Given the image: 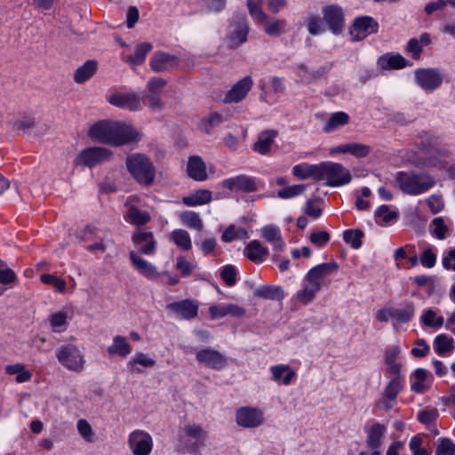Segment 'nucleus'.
I'll return each mask as SVG.
<instances>
[{"label":"nucleus","mask_w":455,"mask_h":455,"mask_svg":"<svg viewBox=\"0 0 455 455\" xmlns=\"http://www.w3.org/2000/svg\"><path fill=\"white\" fill-rule=\"evenodd\" d=\"M212 195L210 190L200 189L196 191L194 194L182 198V202L185 205L189 207H195L208 204L212 201Z\"/></svg>","instance_id":"nucleus-39"},{"label":"nucleus","mask_w":455,"mask_h":455,"mask_svg":"<svg viewBox=\"0 0 455 455\" xmlns=\"http://www.w3.org/2000/svg\"><path fill=\"white\" fill-rule=\"evenodd\" d=\"M5 371L9 375L15 376V381L17 383H24L28 381L32 377L31 372L26 370L24 365L21 363L7 365Z\"/></svg>","instance_id":"nucleus-49"},{"label":"nucleus","mask_w":455,"mask_h":455,"mask_svg":"<svg viewBox=\"0 0 455 455\" xmlns=\"http://www.w3.org/2000/svg\"><path fill=\"white\" fill-rule=\"evenodd\" d=\"M400 353L401 348L398 345L393 346L386 351L385 362L387 365V371L391 375L401 374V365L396 362Z\"/></svg>","instance_id":"nucleus-40"},{"label":"nucleus","mask_w":455,"mask_h":455,"mask_svg":"<svg viewBox=\"0 0 455 455\" xmlns=\"http://www.w3.org/2000/svg\"><path fill=\"white\" fill-rule=\"evenodd\" d=\"M19 283L16 273L2 261V294L7 289L13 288Z\"/></svg>","instance_id":"nucleus-54"},{"label":"nucleus","mask_w":455,"mask_h":455,"mask_svg":"<svg viewBox=\"0 0 455 455\" xmlns=\"http://www.w3.org/2000/svg\"><path fill=\"white\" fill-rule=\"evenodd\" d=\"M350 172L341 164L333 162L320 163L319 181L326 180L328 187H340L351 181Z\"/></svg>","instance_id":"nucleus-6"},{"label":"nucleus","mask_w":455,"mask_h":455,"mask_svg":"<svg viewBox=\"0 0 455 455\" xmlns=\"http://www.w3.org/2000/svg\"><path fill=\"white\" fill-rule=\"evenodd\" d=\"M277 134L278 132L275 130L262 131L259 133L257 140L252 145V149L260 155L268 154Z\"/></svg>","instance_id":"nucleus-27"},{"label":"nucleus","mask_w":455,"mask_h":455,"mask_svg":"<svg viewBox=\"0 0 455 455\" xmlns=\"http://www.w3.org/2000/svg\"><path fill=\"white\" fill-rule=\"evenodd\" d=\"M128 444L134 455H149L153 448L150 435L143 430H135L129 435Z\"/></svg>","instance_id":"nucleus-13"},{"label":"nucleus","mask_w":455,"mask_h":455,"mask_svg":"<svg viewBox=\"0 0 455 455\" xmlns=\"http://www.w3.org/2000/svg\"><path fill=\"white\" fill-rule=\"evenodd\" d=\"M137 198L130 196L124 203L127 208L126 212L124 214V219L126 222L140 227L148 224L151 220V216L148 212L140 210L136 204Z\"/></svg>","instance_id":"nucleus-15"},{"label":"nucleus","mask_w":455,"mask_h":455,"mask_svg":"<svg viewBox=\"0 0 455 455\" xmlns=\"http://www.w3.org/2000/svg\"><path fill=\"white\" fill-rule=\"evenodd\" d=\"M435 455H455V443L450 438H440Z\"/></svg>","instance_id":"nucleus-61"},{"label":"nucleus","mask_w":455,"mask_h":455,"mask_svg":"<svg viewBox=\"0 0 455 455\" xmlns=\"http://www.w3.org/2000/svg\"><path fill=\"white\" fill-rule=\"evenodd\" d=\"M348 121L349 116L347 113L343 111L336 112L331 116L323 130L326 133L331 132L347 124Z\"/></svg>","instance_id":"nucleus-46"},{"label":"nucleus","mask_w":455,"mask_h":455,"mask_svg":"<svg viewBox=\"0 0 455 455\" xmlns=\"http://www.w3.org/2000/svg\"><path fill=\"white\" fill-rule=\"evenodd\" d=\"M109 355H117L125 358L132 353V347L124 336L116 335L113 338L112 344L108 347Z\"/></svg>","instance_id":"nucleus-33"},{"label":"nucleus","mask_w":455,"mask_h":455,"mask_svg":"<svg viewBox=\"0 0 455 455\" xmlns=\"http://www.w3.org/2000/svg\"><path fill=\"white\" fill-rule=\"evenodd\" d=\"M228 35V47L236 49L247 41L249 27L245 16H240L231 24Z\"/></svg>","instance_id":"nucleus-18"},{"label":"nucleus","mask_w":455,"mask_h":455,"mask_svg":"<svg viewBox=\"0 0 455 455\" xmlns=\"http://www.w3.org/2000/svg\"><path fill=\"white\" fill-rule=\"evenodd\" d=\"M237 271L233 265L225 266L220 271V277L228 286H234L236 283Z\"/></svg>","instance_id":"nucleus-64"},{"label":"nucleus","mask_w":455,"mask_h":455,"mask_svg":"<svg viewBox=\"0 0 455 455\" xmlns=\"http://www.w3.org/2000/svg\"><path fill=\"white\" fill-rule=\"evenodd\" d=\"M196 358L200 364L216 371L222 370L227 365L226 356L212 347L198 350Z\"/></svg>","instance_id":"nucleus-14"},{"label":"nucleus","mask_w":455,"mask_h":455,"mask_svg":"<svg viewBox=\"0 0 455 455\" xmlns=\"http://www.w3.org/2000/svg\"><path fill=\"white\" fill-rule=\"evenodd\" d=\"M272 378L275 381H281L283 385L291 384L295 376V372L288 365L277 364L270 367Z\"/></svg>","instance_id":"nucleus-36"},{"label":"nucleus","mask_w":455,"mask_h":455,"mask_svg":"<svg viewBox=\"0 0 455 455\" xmlns=\"http://www.w3.org/2000/svg\"><path fill=\"white\" fill-rule=\"evenodd\" d=\"M129 256L132 265L141 275L148 279H157L159 277V273L157 272L156 267L148 261L143 259L138 252L131 251L129 252Z\"/></svg>","instance_id":"nucleus-26"},{"label":"nucleus","mask_w":455,"mask_h":455,"mask_svg":"<svg viewBox=\"0 0 455 455\" xmlns=\"http://www.w3.org/2000/svg\"><path fill=\"white\" fill-rule=\"evenodd\" d=\"M375 218L381 219L385 223H391L399 218V212L390 210L388 205L382 204L375 211ZM376 222L379 223L378 220Z\"/></svg>","instance_id":"nucleus-57"},{"label":"nucleus","mask_w":455,"mask_h":455,"mask_svg":"<svg viewBox=\"0 0 455 455\" xmlns=\"http://www.w3.org/2000/svg\"><path fill=\"white\" fill-rule=\"evenodd\" d=\"M378 66L384 70L400 69L409 66V61L400 54L386 53L378 59Z\"/></svg>","instance_id":"nucleus-28"},{"label":"nucleus","mask_w":455,"mask_h":455,"mask_svg":"<svg viewBox=\"0 0 455 455\" xmlns=\"http://www.w3.org/2000/svg\"><path fill=\"white\" fill-rule=\"evenodd\" d=\"M267 83L270 84L271 92H273L275 95H280L283 93L285 91V85L283 79L278 76H269L267 79L261 78L259 80V88L261 91L259 98L261 100L267 103H270L269 93L267 90Z\"/></svg>","instance_id":"nucleus-23"},{"label":"nucleus","mask_w":455,"mask_h":455,"mask_svg":"<svg viewBox=\"0 0 455 455\" xmlns=\"http://www.w3.org/2000/svg\"><path fill=\"white\" fill-rule=\"evenodd\" d=\"M305 24L307 31L312 36L321 35L325 32L324 21L319 15L315 13L307 14Z\"/></svg>","instance_id":"nucleus-47"},{"label":"nucleus","mask_w":455,"mask_h":455,"mask_svg":"<svg viewBox=\"0 0 455 455\" xmlns=\"http://www.w3.org/2000/svg\"><path fill=\"white\" fill-rule=\"evenodd\" d=\"M379 28V25L378 21L371 16L363 15L356 17L349 28L351 41L360 42L370 35L378 33Z\"/></svg>","instance_id":"nucleus-8"},{"label":"nucleus","mask_w":455,"mask_h":455,"mask_svg":"<svg viewBox=\"0 0 455 455\" xmlns=\"http://www.w3.org/2000/svg\"><path fill=\"white\" fill-rule=\"evenodd\" d=\"M416 84L426 92H433L443 84V76L437 68H418L414 71Z\"/></svg>","instance_id":"nucleus-9"},{"label":"nucleus","mask_w":455,"mask_h":455,"mask_svg":"<svg viewBox=\"0 0 455 455\" xmlns=\"http://www.w3.org/2000/svg\"><path fill=\"white\" fill-rule=\"evenodd\" d=\"M255 297L271 300H281L283 298V291L281 287L265 285L254 290Z\"/></svg>","instance_id":"nucleus-44"},{"label":"nucleus","mask_w":455,"mask_h":455,"mask_svg":"<svg viewBox=\"0 0 455 455\" xmlns=\"http://www.w3.org/2000/svg\"><path fill=\"white\" fill-rule=\"evenodd\" d=\"M149 65L154 72L162 73L176 68L179 65V59L164 52H156L150 59Z\"/></svg>","instance_id":"nucleus-21"},{"label":"nucleus","mask_w":455,"mask_h":455,"mask_svg":"<svg viewBox=\"0 0 455 455\" xmlns=\"http://www.w3.org/2000/svg\"><path fill=\"white\" fill-rule=\"evenodd\" d=\"M398 188L410 196H419L427 192L435 185V179L427 173L398 172L395 175Z\"/></svg>","instance_id":"nucleus-3"},{"label":"nucleus","mask_w":455,"mask_h":455,"mask_svg":"<svg viewBox=\"0 0 455 455\" xmlns=\"http://www.w3.org/2000/svg\"><path fill=\"white\" fill-rule=\"evenodd\" d=\"M132 241L138 253L151 256L156 252L157 243L150 231L138 230L133 233Z\"/></svg>","instance_id":"nucleus-19"},{"label":"nucleus","mask_w":455,"mask_h":455,"mask_svg":"<svg viewBox=\"0 0 455 455\" xmlns=\"http://www.w3.org/2000/svg\"><path fill=\"white\" fill-rule=\"evenodd\" d=\"M253 85L251 76H247L236 82L232 88L226 93L225 103H237L243 100Z\"/></svg>","instance_id":"nucleus-20"},{"label":"nucleus","mask_w":455,"mask_h":455,"mask_svg":"<svg viewBox=\"0 0 455 455\" xmlns=\"http://www.w3.org/2000/svg\"><path fill=\"white\" fill-rule=\"evenodd\" d=\"M170 239L183 251H189L192 248V242L188 231L184 229H174Z\"/></svg>","instance_id":"nucleus-48"},{"label":"nucleus","mask_w":455,"mask_h":455,"mask_svg":"<svg viewBox=\"0 0 455 455\" xmlns=\"http://www.w3.org/2000/svg\"><path fill=\"white\" fill-rule=\"evenodd\" d=\"M180 220H181L182 223L189 228L196 229L197 231L203 230V228H204L203 220L200 218L199 214L195 212H191V211L184 212L180 215Z\"/></svg>","instance_id":"nucleus-55"},{"label":"nucleus","mask_w":455,"mask_h":455,"mask_svg":"<svg viewBox=\"0 0 455 455\" xmlns=\"http://www.w3.org/2000/svg\"><path fill=\"white\" fill-rule=\"evenodd\" d=\"M96 70L97 62L95 60H87L76 70L74 80L77 84L84 83L95 74Z\"/></svg>","instance_id":"nucleus-41"},{"label":"nucleus","mask_w":455,"mask_h":455,"mask_svg":"<svg viewBox=\"0 0 455 455\" xmlns=\"http://www.w3.org/2000/svg\"><path fill=\"white\" fill-rule=\"evenodd\" d=\"M403 385V378L402 375H393V378L388 382L385 388V396L388 400H395L398 394L401 392Z\"/></svg>","instance_id":"nucleus-52"},{"label":"nucleus","mask_w":455,"mask_h":455,"mask_svg":"<svg viewBox=\"0 0 455 455\" xmlns=\"http://www.w3.org/2000/svg\"><path fill=\"white\" fill-rule=\"evenodd\" d=\"M264 31L268 36H278L286 31L287 21L285 20H274L271 21H267V20L264 22Z\"/></svg>","instance_id":"nucleus-53"},{"label":"nucleus","mask_w":455,"mask_h":455,"mask_svg":"<svg viewBox=\"0 0 455 455\" xmlns=\"http://www.w3.org/2000/svg\"><path fill=\"white\" fill-rule=\"evenodd\" d=\"M415 315V306L411 301L401 304L398 307H393V324L407 323L411 322Z\"/></svg>","instance_id":"nucleus-29"},{"label":"nucleus","mask_w":455,"mask_h":455,"mask_svg":"<svg viewBox=\"0 0 455 455\" xmlns=\"http://www.w3.org/2000/svg\"><path fill=\"white\" fill-rule=\"evenodd\" d=\"M235 420L238 426L245 428H254L263 422V412L252 407H241L236 411Z\"/></svg>","instance_id":"nucleus-17"},{"label":"nucleus","mask_w":455,"mask_h":455,"mask_svg":"<svg viewBox=\"0 0 455 455\" xmlns=\"http://www.w3.org/2000/svg\"><path fill=\"white\" fill-rule=\"evenodd\" d=\"M338 270L339 265L334 260L310 268L302 280L301 288L294 295L295 299L304 305L312 302L316 293L326 284L325 279Z\"/></svg>","instance_id":"nucleus-2"},{"label":"nucleus","mask_w":455,"mask_h":455,"mask_svg":"<svg viewBox=\"0 0 455 455\" xmlns=\"http://www.w3.org/2000/svg\"><path fill=\"white\" fill-rule=\"evenodd\" d=\"M294 176L300 180L313 178L319 181L320 164H296L292 168Z\"/></svg>","instance_id":"nucleus-34"},{"label":"nucleus","mask_w":455,"mask_h":455,"mask_svg":"<svg viewBox=\"0 0 455 455\" xmlns=\"http://www.w3.org/2000/svg\"><path fill=\"white\" fill-rule=\"evenodd\" d=\"M100 231L93 227H87L84 231L83 239L86 243L84 248L92 252L100 251H105L106 244L104 243V238L100 235Z\"/></svg>","instance_id":"nucleus-25"},{"label":"nucleus","mask_w":455,"mask_h":455,"mask_svg":"<svg viewBox=\"0 0 455 455\" xmlns=\"http://www.w3.org/2000/svg\"><path fill=\"white\" fill-rule=\"evenodd\" d=\"M245 256L253 262H262L268 255L267 248L262 246L259 241L252 240L245 247Z\"/></svg>","instance_id":"nucleus-32"},{"label":"nucleus","mask_w":455,"mask_h":455,"mask_svg":"<svg viewBox=\"0 0 455 455\" xmlns=\"http://www.w3.org/2000/svg\"><path fill=\"white\" fill-rule=\"evenodd\" d=\"M153 44L148 42H143L136 45L134 54L129 55L126 62L132 66L141 65L147 55L152 51Z\"/></svg>","instance_id":"nucleus-35"},{"label":"nucleus","mask_w":455,"mask_h":455,"mask_svg":"<svg viewBox=\"0 0 455 455\" xmlns=\"http://www.w3.org/2000/svg\"><path fill=\"white\" fill-rule=\"evenodd\" d=\"M430 372L427 370L418 368L413 372V380H411V390L416 393L422 394L427 391L429 386L427 384V379Z\"/></svg>","instance_id":"nucleus-43"},{"label":"nucleus","mask_w":455,"mask_h":455,"mask_svg":"<svg viewBox=\"0 0 455 455\" xmlns=\"http://www.w3.org/2000/svg\"><path fill=\"white\" fill-rule=\"evenodd\" d=\"M56 357L59 363L69 371L81 372L84 368V355L78 347L67 344L56 350Z\"/></svg>","instance_id":"nucleus-7"},{"label":"nucleus","mask_w":455,"mask_h":455,"mask_svg":"<svg viewBox=\"0 0 455 455\" xmlns=\"http://www.w3.org/2000/svg\"><path fill=\"white\" fill-rule=\"evenodd\" d=\"M364 432L367 435L366 446L371 451V455H381L379 449L381 447L387 433L386 425L374 421L371 426L364 427Z\"/></svg>","instance_id":"nucleus-12"},{"label":"nucleus","mask_w":455,"mask_h":455,"mask_svg":"<svg viewBox=\"0 0 455 455\" xmlns=\"http://www.w3.org/2000/svg\"><path fill=\"white\" fill-rule=\"evenodd\" d=\"M430 233L439 240H443L451 235V227L443 217L435 218L430 223Z\"/></svg>","instance_id":"nucleus-42"},{"label":"nucleus","mask_w":455,"mask_h":455,"mask_svg":"<svg viewBox=\"0 0 455 455\" xmlns=\"http://www.w3.org/2000/svg\"><path fill=\"white\" fill-rule=\"evenodd\" d=\"M221 186L223 188L231 191H241L244 193H251L258 190L255 178L244 174L225 179L222 180Z\"/></svg>","instance_id":"nucleus-16"},{"label":"nucleus","mask_w":455,"mask_h":455,"mask_svg":"<svg viewBox=\"0 0 455 455\" xmlns=\"http://www.w3.org/2000/svg\"><path fill=\"white\" fill-rule=\"evenodd\" d=\"M363 237V233L359 229H347L343 233L344 241L354 249H359L362 246Z\"/></svg>","instance_id":"nucleus-59"},{"label":"nucleus","mask_w":455,"mask_h":455,"mask_svg":"<svg viewBox=\"0 0 455 455\" xmlns=\"http://www.w3.org/2000/svg\"><path fill=\"white\" fill-rule=\"evenodd\" d=\"M433 346L437 355L445 356L454 350V339L446 334H439L435 338Z\"/></svg>","instance_id":"nucleus-37"},{"label":"nucleus","mask_w":455,"mask_h":455,"mask_svg":"<svg viewBox=\"0 0 455 455\" xmlns=\"http://www.w3.org/2000/svg\"><path fill=\"white\" fill-rule=\"evenodd\" d=\"M155 365L156 361L142 352L136 353L127 363L128 370L133 373L142 372L141 368L139 366L143 368H153Z\"/></svg>","instance_id":"nucleus-31"},{"label":"nucleus","mask_w":455,"mask_h":455,"mask_svg":"<svg viewBox=\"0 0 455 455\" xmlns=\"http://www.w3.org/2000/svg\"><path fill=\"white\" fill-rule=\"evenodd\" d=\"M126 166L137 182L147 187L153 184L156 170L148 156L142 154H132L127 157Z\"/></svg>","instance_id":"nucleus-4"},{"label":"nucleus","mask_w":455,"mask_h":455,"mask_svg":"<svg viewBox=\"0 0 455 455\" xmlns=\"http://www.w3.org/2000/svg\"><path fill=\"white\" fill-rule=\"evenodd\" d=\"M140 100L154 112L161 110L164 107L161 93L147 92L142 96Z\"/></svg>","instance_id":"nucleus-58"},{"label":"nucleus","mask_w":455,"mask_h":455,"mask_svg":"<svg viewBox=\"0 0 455 455\" xmlns=\"http://www.w3.org/2000/svg\"><path fill=\"white\" fill-rule=\"evenodd\" d=\"M324 23L328 29L335 36L342 34L345 28V13L343 8L338 4H329L322 9Z\"/></svg>","instance_id":"nucleus-10"},{"label":"nucleus","mask_w":455,"mask_h":455,"mask_svg":"<svg viewBox=\"0 0 455 455\" xmlns=\"http://www.w3.org/2000/svg\"><path fill=\"white\" fill-rule=\"evenodd\" d=\"M262 0H247L250 15L259 22L267 20V16L261 9Z\"/></svg>","instance_id":"nucleus-60"},{"label":"nucleus","mask_w":455,"mask_h":455,"mask_svg":"<svg viewBox=\"0 0 455 455\" xmlns=\"http://www.w3.org/2000/svg\"><path fill=\"white\" fill-rule=\"evenodd\" d=\"M419 320L423 325L435 329L441 328L444 323L443 317L437 316L436 313L430 308L424 310Z\"/></svg>","instance_id":"nucleus-50"},{"label":"nucleus","mask_w":455,"mask_h":455,"mask_svg":"<svg viewBox=\"0 0 455 455\" xmlns=\"http://www.w3.org/2000/svg\"><path fill=\"white\" fill-rule=\"evenodd\" d=\"M370 147L361 143H347L336 147L333 152L349 153L356 157H364L370 153Z\"/></svg>","instance_id":"nucleus-38"},{"label":"nucleus","mask_w":455,"mask_h":455,"mask_svg":"<svg viewBox=\"0 0 455 455\" xmlns=\"http://www.w3.org/2000/svg\"><path fill=\"white\" fill-rule=\"evenodd\" d=\"M35 126V118L30 116H25L12 123L14 130L22 131L23 132H30Z\"/></svg>","instance_id":"nucleus-63"},{"label":"nucleus","mask_w":455,"mask_h":455,"mask_svg":"<svg viewBox=\"0 0 455 455\" xmlns=\"http://www.w3.org/2000/svg\"><path fill=\"white\" fill-rule=\"evenodd\" d=\"M307 188L306 185H293L283 189H281L277 192V196L283 199H290L299 195H301Z\"/></svg>","instance_id":"nucleus-62"},{"label":"nucleus","mask_w":455,"mask_h":455,"mask_svg":"<svg viewBox=\"0 0 455 455\" xmlns=\"http://www.w3.org/2000/svg\"><path fill=\"white\" fill-rule=\"evenodd\" d=\"M168 308L183 319L188 320L195 318L198 313V305L191 299L172 302L168 305Z\"/></svg>","instance_id":"nucleus-24"},{"label":"nucleus","mask_w":455,"mask_h":455,"mask_svg":"<svg viewBox=\"0 0 455 455\" xmlns=\"http://www.w3.org/2000/svg\"><path fill=\"white\" fill-rule=\"evenodd\" d=\"M108 102L120 108L128 109L130 111H138L141 109V100L139 94L131 93H116L109 97Z\"/></svg>","instance_id":"nucleus-22"},{"label":"nucleus","mask_w":455,"mask_h":455,"mask_svg":"<svg viewBox=\"0 0 455 455\" xmlns=\"http://www.w3.org/2000/svg\"><path fill=\"white\" fill-rule=\"evenodd\" d=\"M207 431L199 424L188 423L180 428L179 442L187 452L197 453L205 445Z\"/></svg>","instance_id":"nucleus-5"},{"label":"nucleus","mask_w":455,"mask_h":455,"mask_svg":"<svg viewBox=\"0 0 455 455\" xmlns=\"http://www.w3.org/2000/svg\"><path fill=\"white\" fill-rule=\"evenodd\" d=\"M299 68L301 71H305V75L303 76L300 74V72H299V76L300 77L301 81L307 84L325 77L331 70V67L322 66L314 72H308L307 67L304 64H299Z\"/></svg>","instance_id":"nucleus-45"},{"label":"nucleus","mask_w":455,"mask_h":455,"mask_svg":"<svg viewBox=\"0 0 455 455\" xmlns=\"http://www.w3.org/2000/svg\"><path fill=\"white\" fill-rule=\"evenodd\" d=\"M188 175L197 181H204L207 179L206 166L200 156L189 157L187 166Z\"/></svg>","instance_id":"nucleus-30"},{"label":"nucleus","mask_w":455,"mask_h":455,"mask_svg":"<svg viewBox=\"0 0 455 455\" xmlns=\"http://www.w3.org/2000/svg\"><path fill=\"white\" fill-rule=\"evenodd\" d=\"M249 238L248 232L243 228H236L235 225L228 226L223 232L221 239L225 243L234 240H243Z\"/></svg>","instance_id":"nucleus-51"},{"label":"nucleus","mask_w":455,"mask_h":455,"mask_svg":"<svg viewBox=\"0 0 455 455\" xmlns=\"http://www.w3.org/2000/svg\"><path fill=\"white\" fill-rule=\"evenodd\" d=\"M438 417L439 411L436 408H426L418 413L417 419L427 429H432V424L436 421Z\"/></svg>","instance_id":"nucleus-56"},{"label":"nucleus","mask_w":455,"mask_h":455,"mask_svg":"<svg viewBox=\"0 0 455 455\" xmlns=\"http://www.w3.org/2000/svg\"><path fill=\"white\" fill-rule=\"evenodd\" d=\"M90 136L101 143L121 146L140 139V133L122 122L100 121L90 130Z\"/></svg>","instance_id":"nucleus-1"},{"label":"nucleus","mask_w":455,"mask_h":455,"mask_svg":"<svg viewBox=\"0 0 455 455\" xmlns=\"http://www.w3.org/2000/svg\"><path fill=\"white\" fill-rule=\"evenodd\" d=\"M111 156V151L101 147H93L83 150L76 159V164L87 167H93L108 161Z\"/></svg>","instance_id":"nucleus-11"}]
</instances>
